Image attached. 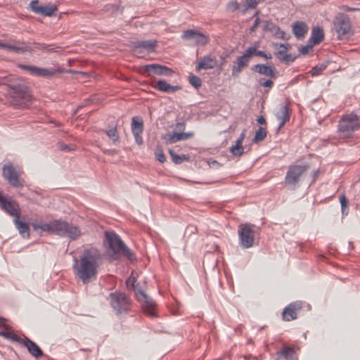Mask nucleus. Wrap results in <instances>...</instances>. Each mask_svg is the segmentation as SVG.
Instances as JSON below:
<instances>
[{
	"label": "nucleus",
	"instance_id": "f3484780",
	"mask_svg": "<svg viewBox=\"0 0 360 360\" xmlns=\"http://www.w3.org/2000/svg\"><path fill=\"white\" fill-rule=\"evenodd\" d=\"M302 309V304L300 302H295L290 304L284 308L282 316L285 321H290L297 319V311Z\"/></svg>",
	"mask_w": 360,
	"mask_h": 360
},
{
	"label": "nucleus",
	"instance_id": "6e6d98bb",
	"mask_svg": "<svg viewBox=\"0 0 360 360\" xmlns=\"http://www.w3.org/2000/svg\"><path fill=\"white\" fill-rule=\"evenodd\" d=\"M259 23H260V20H259V18L257 17L255 20V22H254L253 25H252V27L250 28V31L251 32H255L257 29L258 25H259Z\"/></svg>",
	"mask_w": 360,
	"mask_h": 360
},
{
	"label": "nucleus",
	"instance_id": "c756f323",
	"mask_svg": "<svg viewBox=\"0 0 360 360\" xmlns=\"http://www.w3.org/2000/svg\"><path fill=\"white\" fill-rule=\"evenodd\" d=\"M323 37H324L323 30L321 28L317 27L313 28L312 32H311V35L309 40L314 44H319L321 41H322V40L323 39Z\"/></svg>",
	"mask_w": 360,
	"mask_h": 360
},
{
	"label": "nucleus",
	"instance_id": "a19ab883",
	"mask_svg": "<svg viewBox=\"0 0 360 360\" xmlns=\"http://www.w3.org/2000/svg\"><path fill=\"white\" fill-rule=\"evenodd\" d=\"M280 48H281L282 49L278 51L275 55L276 56V57L278 58H279V56H283V55L285 54H287L286 52L288 51V49L290 48V44H280L279 45Z\"/></svg>",
	"mask_w": 360,
	"mask_h": 360
},
{
	"label": "nucleus",
	"instance_id": "13d9d810",
	"mask_svg": "<svg viewBox=\"0 0 360 360\" xmlns=\"http://www.w3.org/2000/svg\"><path fill=\"white\" fill-rule=\"evenodd\" d=\"M257 122L259 124H266V120L263 116H260L257 118Z\"/></svg>",
	"mask_w": 360,
	"mask_h": 360
},
{
	"label": "nucleus",
	"instance_id": "f704fd0d",
	"mask_svg": "<svg viewBox=\"0 0 360 360\" xmlns=\"http://www.w3.org/2000/svg\"><path fill=\"white\" fill-rule=\"evenodd\" d=\"M340 202L341 204V210L343 215H347L349 213V205L348 200L345 195L340 196Z\"/></svg>",
	"mask_w": 360,
	"mask_h": 360
},
{
	"label": "nucleus",
	"instance_id": "37998d69",
	"mask_svg": "<svg viewBox=\"0 0 360 360\" xmlns=\"http://www.w3.org/2000/svg\"><path fill=\"white\" fill-rule=\"evenodd\" d=\"M275 30V35L280 39L288 40L290 37V36L285 33L284 31L281 30L280 27H277L276 25V27L274 28Z\"/></svg>",
	"mask_w": 360,
	"mask_h": 360
},
{
	"label": "nucleus",
	"instance_id": "58836bf2",
	"mask_svg": "<svg viewBox=\"0 0 360 360\" xmlns=\"http://www.w3.org/2000/svg\"><path fill=\"white\" fill-rule=\"evenodd\" d=\"M4 338L11 340L20 344H21L22 341V338H21L20 336L12 332L6 331Z\"/></svg>",
	"mask_w": 360,
	"mask_h": 360
},
{
	"label": "nucleus",
	"instance_id": "79ce46f5",
	"mask_svg": "<svg viewBox=\"0 0 360 360\" xmlns=\"http://www.w3.org/2000/svg\"><path fill=\"white\" fill-rule=\"evenodd\" d=\"M230 152L235 156H240L244 153L243 146H233L230 148Z\"/></svg>",
	"mask_w": 360,
	"mask_h": 360
},
{
	"label": "nucleus",
	"instance_id": "412c9836",
	"mask_svg": "<svg viewBox=\"0 0 360 360\" xmlns=\"http://www.w3.org/2000/svg\"><path fill=\"white\" fill-rule=\"evenodd\" d=\"M217 65V60L215 56L207 55L201 58L196 66L198 70L213 69Z\"/></svg>",
	"mask_w": 360,
	"mask_h": 360
},
{
	"label": "nucleus",
	"instance_id": "603ef678",
	"mask_svg": "<svg viewBox=\"0 0 360 360\" xmlns=\"http://www.w3.org/2000/svg\"><path fill=\"white\" fill-rule=\"evenodd\" d=\"M155 155H156L157 159L158 160V161L160 162L163 163L166 161V158L162 150H157L155 152Z\"/></svg>",
	"mask_w": 360,
	"mask_h": 360
},
{
	"label": "nucleus",
	"instance_id": "338daca9",
	"mask_svg": "<svg viewBox=\"0 0 360 360\" xmlns=\"http://www.w3.org/2000/svg\"><path fill=\"white\" fill-rule=\"evenodd\" d=\"M39 46L40 47L39 49H40L45 50L47 49V46L44 44H40Z\"/></svg>",
	"mask_w": 360,
	"mask_h": 360
},
{
	"label": "nucleus",
	"instance_id": "a18cd8bd",
	"mask_svg": "<svg viewBox=\"0 0 360 360\" xmlns=\"http://www.w3.org/2000/svg\"><path fill=\"white\" fill-rule=\"evenodd\" d=\"M258 82L260 84V86H264V87H267L269 89H271L274 85V82L272 80L265 79L264 78H260L258 80Z\"/></svg>",
	"mask_w": 360,
	"mask_h": 360
},
{
	"label": "nucleus",
	"instance_id": "ea45409f",
	"mask_svg": "<svg viewBox=\"0 0 360 360\" xmlns=\"http://www.w3.org/2000/svg\"><path fill=\"white\" fill-rule=\"evenodd\" d=\"M189 82L195 89H198L202 85V81L200 78L195 75H192L189 77Z\"/></svg>",
	"mask_w": 360,
	"mask_h": 360
},
{
	"label": "nucleus",
	"instance_id": "f03ea898",
	"mask_svg": "<svg viewBox=\"0 0 360 360\" xmlns=\"http://www.w3.org/2000/svg\"><path fill=\"white\" fill-rule=\"evenodd\" d=\"M105 242L113 253L112 257L114 259H117L122 255L131 261L136 259L134 254L128 248L115 232L105 231Z\"/></svg>",
	"mask_w": 360,
	"mask_h": 360
},
{
	"label": "nucleus",
	"instance_id": "4c0bfd02",
	"mask_svg": "<svg viewBox=\"0 0 360 360\" xmlns=\"http://www.w3.org/2000/svg\"><path fill=\"white\" fill-rule=\"evenodd\" d=\"M169 154L172 158V161L175 164H181L183 162L184 160H187V158L186 155H179L176 153H175L173 150H169Z\"/></svg>",
	"mask_w": 360,
	"mask_h": 360
},
{
	"label": "nucleus",
	"instance_id": "e433bc0d",
	"mask_svg": "<svg viewBox=\"0 0 360 360\" xmlns=\"http://www.w3.org/2000/svg\"><path fill=\"white\" fill-rule=\"evenodd\" d=\"M266 136V131L263 127H259L258 130L256 131L255 137H254V141L255 142H259L263 141Z\"/></svg>",
	"mask_w": 360,
	"mask_h": 360
},
{
	"label": "nucleus",
	"instance_id": "39448f33",
	"mask_svg": "<svg viewBox=\"0 0 360 360\" xmlns=\"http://www.w3.org/2000/svg\"><path fill=\"white\" fill-rule=\"evenodd\" d=\"M309 167L308 164L290 165L285 177V184L289 189L295 190L299 186L302 178Z\"/></svg>",
	"mask_w": 360,
	"mask_h": 360
},
{
	"label": "nucleus",
	"instance_id": "7ed1b4c3",
	"mask_svg": "<svg viewBox=\"0 0 360 360\" xmlns=\"http://www.w3.org/2000/svg\"><path fill=\"white\" fill-rule=\"evenodd\" d=\"M359 129L360 120L356 114L351 112L341 116L338 125V134L340 139L352 138Z\"/></svg>",
	"mask_w": 360,
	"mask_h": 360
},
{
	"label": "nucleus",
	"instance_id": "49530a36",
	"mask_svg": "<svg viewBox=\"0 0 360 360\" xmlns=\"http://www.w3.org/2000/svg\"><path fill=\"white\" fill-rule=\"evenodd\" d=\"M326 68V65H321L320 66H315L311 70V73L312 76H317L321 74V72L325 70Z\"/></svg>",
	"mask_w": 360,
	"mask_h": 360
},
{
	"label": "nucleus",
	"instance_id": "680f3d73",
	"mask_svg": "<svg viewBox=\"0 0 360 360\" xmlns=\"http://www.w3.org/2000/svg\"><path fill=\"white\" fill-rule=\"evenodd\" d=\"M245 131H243L240 135L239 136V137L238 138V140H240L241 141H243L244 139H245Z\"/></svg>",
	"mask_w": 360,
	"mask_h": 360
},
{
	"label": "nucleus",
	"instance_id": "9d476101",
	"mask_svg": "<svg viewBox=\"0 0 360 360\" xmlns=\"http://www.w3.org/2000/svg\"><path fill=\"white\" fill-rule=\"evenodd\" d=\"M19 67L22 70L28 71L32 75L44 78H50L57 73H61L63 72V69L39 68L28 65H20Z\"/></svg>",
	"mask_w": 360,
	"mask_h": 360
},
{
	"label": "nucleus",
	"instance_id": "a878e982",
	"mask_svg": "<svg viewBox=\"0 0 360 360\" xmlns=\"http://www.w3.org/2000/svg\"><path fill=\"white\" fill-rule=\"evenodd\" d=\"M81 230L78 226L68 222V227L65 229L63 236L75 240L81 236Z\"/></svg>",
	"mask_w": 360,
	"mask_h": 360
},
{
	"label": "nucleus",
	"instance_id": "774afa93",
	"mask_svg": "<svg viewBox=\"0 0 360 360\" xmlns=\"http://www.w3.org/2000/svg\"><path fill=\"white\" fill-rule=\"evenodd\" d=\"M318 173H319V170H314L313 172V177H314V179L316 178V176H317Z\"/></svg>",
	"mask_w": 360,
	"mask_h": 360
},
{
	"label": "nucleus",
	"instance_id": "e2e57ef3",
	"mask_svg": "<svg viewBox=\"0 0 360 360\" xmlns=\"http://www.w3.org/2000/svg\"><path fill=\"white\" fill-rule=\"evenodd\" d=\"M263 58H264L266 59H271L272 58V56H271V53H264V55Z\"/></svg>",
	"mask_w": 360,
	"mask_h": 360
},
{
	"label": "nucleus",
	"instance_id": "052dcab7",
	"mask_svg": "<svg viewBox=\"0 0 360 360\" xmlns=\"http://www.w3.org/2000/svg\"><path fill=\"white\" fill-rule=\"evenodd\" d=\"M5 322H6V319L2 317H0V326L6 327Z\"/></svg>",
	"mask_w": 360,
	"mask_h": 360
},
{
	"label": "nucleus",
	"instance_id": "c85d7f7f",
	"mask_svg": "<svg viewBox=\"0 0 360 360\" xmlns=\"http://www.w3.org/2000/svg\"><path fill=\"white\" fill-rule=\"evenodd\" d=\"M13 222L20 234L23 238H28L30 236V228L27 223L20 221L19 218L15 219Z\"/></svg>",
	"mask_w": 360,
	"mask_h": 360
},
{
	"label": "nucleus",
	"instance_id": "b1692460",
	"mask_svg": "<svg viewBox=\"0 0 360 360\" xmlns=\"http://www.w3.org/2000/svg\"><path fill=\"white\" fill-rule=\"evenodd\" d=\"M290 110L287 105L281 106L276 114L277 120L280 122L277 129L278 131H279L290 120Z\"/></svg>",
	"mask_w": 360,
	"mask_h": 360
},
{
	"label": "nucleus",
	"instance_id": "bb28decb",
	"mask_svg": "<svg viewBox=\"0 0 360 360\" xmlns=\"http://www.w3.org/2000/svg\"><path fill=\"white\" fill-rule=\"evenodd\" d=\"M154 88L160 91L172 93L179 90L180 86L170 85L165 80L161 79L155 84Z\"/></svg>",
	"mask_w": 360,
	"mask_h": 360
},
{
	"label": "nucleus",
	"instance_id": "2f4dec72",
	"mask_svg": "<svg viewBox=\"0 0 360 360\" xmlns=\"http://www.w3.org/2000/svg\"><path fill=\"white\" fill-rule=\"evenodd\" d=\"M32 226L34 230L40 229L41 231L52 233V221L49 224L32 223Z\"/></svg>",
	"mask_w": 360,
	"mask_h": 360
},
{
	"label": "nucleus",
	"instance_id": "4be33fe9",
	"mask_svg": "<svg viewBox=\"0 0 360 360\" xmlns=\"http://www.w3.org/2000/svg\"><path fill=\"white\" fill-rule=\"evenodd\" d=\"M193 136V133L188 132V133H168L165 134L164 139L166 141L167 143L172 144L176 143L179 141L186 140Z\"/></svg>",
	"mask_w": 360,
	"mask_h": 360
},
{
	"label": "nucleus",
	"instance_id": "72a5a7b5",
	"mask_svg": "<svg viewBox=\"0 0 360 360\" xmlns=\"http://www.w3.org/2000/svg\"><path fill=\"white\" fill-rule=\"evenodd\" d=\"M258 43H255L254 45L248 47L246 49L252 58L254 56L264 57V51L257 50Z\"/></svg>",
	"mask_w": 360,
	"mask_h": 360
},
{
	"label": "nucleus",
	"instance_id": "f257e3e1",
	"mask_svg": "<svg viewBox=\"0 0 360 360\" xmlns=\"http://www.w3.org/2000/svg\"><path fill=\"white\" fill-rule=\"evenodd\" d=\"M103 261L101 252L96 248L90 247L84 249L78 259H75L73 269L78 278L86 284L96 277Z\"/></svg>",
	"mask_w": 360,
	"mask_h": 360
},
{
	"label": "nucleus",
	"instance_id": "5fc2aeb1",
	"mask_svg": "<svg viewBox=\"0 0 360 360\" xmlns=\"http://www.w3.org/2000/svg\"><path fill=\"white\" fill-rule=\"evenodd\" d=\"M135 278L133 277H130L127 281V287L129 289H134V290H136V288H135Z\"/></svg>",
	"mask_w": 360,
	"mask_h": 360
},
{
	"label": "nucleus",
	"instance_id": "6e6552de",
	"mask_svg": "<svg viewBox=\"0 0 360 360\" xmlns=\"http://www.w3.org/2000/svg\"><path fill=\"white\" fill-rule=\"evenodd\" d=\"M2 175L13 187L20 188L24 185V180L20 178L21 172L11 163L4 165Z\"/></svg>",
	"mask_w": 360,
	"mask_h": 360
},
{
	"label": "nucleus",
	"instance_id": "2eb2a0df",
	"mask_svg": "<svg viewBox=\"0 0 360 360\" xmlns=\"http://www.w3.org/2000/svg\"><path fill=\"white\" fill-rule=\"evenodd\" d=\"M251 58L247 51L245 50L243 55L236 58L232 66L231 74L233 77H238L240 72L247 68L250 62Z\"/></svg>",
	"mask_w": 360,
	"mask_h": 360
},
{
	"label": "nucleus",
	"instance_id": "473e14b6",
	"mask_svg": "<svg viewBox=\"0 0 360 360\" xmlns=\"http://www.w3.org/2000/svg\"><path fill=\"white\" fill-rule=\"evenodd\" d=\"M105 133H106L107 136L110 139H112L113 143L115 145H117V143H119V134H118V132L117 130V127H112L111 129L106 130Z\"/></svg>",
	"mask_w": 360,
	"mask_h": 360
},
{
	"label": "nucleus",
	"instance_id": "4468645a",
	"mask_svg": "<svg viewBox=\"0 0 360 360\" xmlns=\"http://www.w3.org/2000/svg\"><path fill=\"white\" fill-rule=\"evenodd\" d=\"M181 37L183 39L191 40L196 45L205 46L210 41L208 36L194 30L185 31Z\"/></svg>",
	"mask_w": 360,
	"mask_h": 360
},
{
	"label": "nucleus",
	"instance_id": "4d7b16f0",
	"mask_svg": "<svg viewBox=\"0 0 360 360\" xmlns=\"http://www.w3.org/2000/svg\"><path fill=\"white\" fill-rule=\"evenodd\" d=\"M135 141L138 145H141L143 143V139L141 137V134H134Z\"/></svg>",
	"mask_w": 360,
	"mask_h": 360
},
{
	"label": "nucleus",
	"instance_id": "20e7f679",
	"mask_svg": "<svg viewBox=\"0 0 360 360\" xmlns=\"http://www.w3.org/2000/svg\"><path fill=\"white\" fill-rule=\"evenodd\" d=\"M11 90V103L19 108H27L32 100V94L27 85L18 82L9 86Z\"/></svg>",
	"mask_w": 360,
	"mask_h": 360
},
{
	"label": "nucleus",
	"instance_id": "aec40b11",
	"mask_svg": "<svg viewBox=\"0 0 360 360\" xmlns=\"http://www.w3.org/2000/svg\"><path fill=\"white\" fill-rule=\"evenodd\" d=\"M21 345L25 346L27 349L29 353L35 358L42 356L44 354L41 348L27 336H25L22 338Z\"/></svg>",
	"mask_w": 360,
	"mask_h": 360
},
{
	"label": "nucleus",
	"instance_id": "09e8293b",
	"mask_svg": "<svg viewBox=\"0 0 360 360\" xmlns=\"http://www.w3.org/2000/svg\"><path fill=\"white\" fill-rule=\"evenodd\" d=\"M262 28L263 30H271L274 31V28L276 27V25L271 22L269 20H265L262 22Z\"/></svg>",
	"mask_w": 360,
	"mask_h": 360
},
{
	"label": "nucleus",
	"instance_id": "69168bd1",
	"mask_svg": "<svg viewBox=\"0 0 360 360\" xmlns=\"http://www.w3.org/2000/svg\"><path fill=\"white\" fill-rule=\"evenodd\" d=\"M242 143H243V141H241L240 140L237 139L236 142V144L234 146H243Z\"/></svg>",
	"mask_w": 360,
	"mask_h": 360
},
{
	"label": "nucleus",
	"instance_id": "393cba45",
	"mask_svg": "<svg viewBox=\"0 0 360 360\" xmlns=\"http://www.w3.org/2000/svg\"><path fill=\"white\" fill-rule=\"evenodd\" d=\"M292 31L293 34L299 39H303L307 31L308 27L305 22L302 21H296L292 26Z\"/></svg>",
	"mask_w": 360,
	"mask_h": 360
},
{
	"label": "nucleus",
	"instance_id": "7c9ffc66",
	"mask_svg": "<svg viewBox=\"0 0 360 360\" xmlns=\"http://www.w3.org/2000/svg\"><path fill=\"white\" fill-rule=\"evenodd\" d=\"M131 131L134 134H142L143 131V123L141 117H133L131 122Z\"/></svg>",
	"mask_w": 360,
	"mask_h": 360
},
{
	"label": "nucleus",
	"instance_id": "3c124183",
	"mask_svg": "<svg viewBox=\"0 0 360 360\" xmlns=\"http://www.w3.org/2000/svg\"><path fill=\"white\" fill-rule=\"evenodd\" d=\"M7 50H8L10 51L15 52V53H22L25 51V49H24L23 47L16 46L14 45H11V44H8Z\"/></svg>",
	"mask_w": 360,
	"mask_h": 360
},
{
	"label": "nucleus",
	"instance_id": "bf43d9fd",
	"mask_svg": "<svg viewBox=\"0 0 360 360\" xmlns=\"http://www.w3.org/2000/svg\"><path fill=\"white\" fill-rule=\"evenodd\" d=\"M184 127H185V124L184 122H179L176 124V128L179 130L184 129Z\"/></svg>",
	"mask_w": 360,
	"mask_h": 360
},
{
	"label": "nucleus",
	"instance_id": "a211bd4d",
	"mask_svg": "<svg viewBox=\"0 0 360 360\" xmlns=\"http://www.w3.org/2000/svg\"><path fill=\"white\" fill-rule=\"evenodd\" d=\"M252 70L260 75L275 78L276 77L277 70L274 65L269 63L257 64L252 68Z\"/></svg>",
	"mask_w": 360,
	"mask_h": 360
},
{
	"label": "nucleus",
	"instance_id": "1a4fd4ad",
	"mask_svg": "<svg viewBox=\"0 0 360 360\" xmlns=\"http://www.w3.org/2000/svg\"><path fill=\"white\" fill-rule=\"evenodd\" d=\"M334 26L339 38H347L351 31L349 18L344 13H339L334 19Z\"/></svg>",
	"mask_w": 360,
	"mask_h": 360
},
{
	"label": "nucleus",
	"instance_id": "c9c22d12",
	"mask_svg": "<svg viewBox=\"0 0 360 360\" xmlns=\"http://www.w3.org/2000/svg\"><path fill=\"white\" fill-rule=\"evenodd\" d=\"M265 0H245L244 6L245 9L243 13L246 12L248 9L255 8L259 4L264 2Z\"/></svg>",
	"mask_w": 360,
	"mask_h": 360
},
{
	"label": "nucleus",
	"instance_id": "ddd939ff",
	"mask_svg": "<svg viewBox=\"0 0 360 360\" xmlns=\"http://www.w3.org/2000/svg\"><path fill=\"white\" fill-rule=\"evenodd\" d=\"M1 208L6 213L11 217H14L15 219L20 218V209L18 202L15 200L6 199L4 196L0 197Z\"/></svg>",
	"mask_w": 360,
	"mask_h": 360
},
{
	"label": "nucleus",
	"instance_id": "dca6fc26",
	"mask_svg": "<svg viewBox=\"0 0 360 360\" xmlns=\"http://www.w3.org/2000/svg\"><path fill=\"white\" fill-rule=\"evenodd\" d=\"M30 7L35 13L41 14L44 16H51L57 11V7L53 4L39 6V1L37 0L32 1L30 4Z\"/></svg>",
	"mask_w": 360,
	"mask_h": 360
},
{
	"label": "nucleus",
	"instance_id": "864d4df0",
	"mask_svg": "<svg viewBox=\"0 0 360 360\" xmlns=\"http://www.w3.org/2000/svg\"><path fill=\"white\" fill-rule=\"evenodd\" d=\"M311 48V46H302L299 49V51L302 55H307L309 53V49Z\"/></svg>",
	"mask_w": 360,
	"mask_h": 360
},
{
	"label": "nucleus",
	"instance_id": "c03bdc74",
	"mask_svg": "<svg viewBox=\"0 0 360 360\" xmlns=\"http://www.w3.org/2000/svg\"><path fill=\"white\" fill-rule=\"evenodd\" d=\"M297 56L292 54H285L283 56H279V60L281 61L289 63L293 62Z\"/></svg>",
	"mask_w": 360,
	"mask_h": 360
},
{
	"label": "nucleus",
	"instance_id": "423d86ee",
	"mask_svg": "<svg viewBox=\"0 0 360 360\" xmlns=\"http://www.w3.org/2000/svg\"><path fill=\"white\" fill-rule=\"evenodd\" d=\"M108 300L117 314H127L130 310L131 300L124 292L120 291L111 292Z\"/></svg>",
	"mask_w": 360,
	"mask_h": 360
},
{
	"label": "nucleus",
	"instance_id": "6ab92c4d",
	"mask_svg": "<svg viewBox=\"0 0 360 360\" xmlns=\"http://www.w3.org/2000/svg\"><path fill=\"white\" fill-rule=\"evenodd\" d=\"M156 40L137 41L133 43L132 48L134 52L137 53H142L141 49L146 50L148 52H153L157 46Z\"/></svg>",
	"mask_w": 360,
	"mask_h": 360
},
{
	"label": "nucleus",
	"instance_id": "9b49d317",
	"mask_svg": "<svg viewBox=\"0 0 360 360\" xmlns=\"http://www.w3.org/2000/svg\"><path fill=\"white\" fill-rule=\"evenodd\" d=\"M136 297L137 300L142 304L143 311L150 316H155V302L141 289L136 290Z\"/></svg>",
	"mask_w": 360,
	"mask_h": 360
},
{
	"label": "nucleus",
	"instance_id": "8fccbe9b",
	"mask_svg": "<svg viewBox=\"0 0 360 360\" xmlns=\"http://www.w3.org/2000/svg\"><path fill=\"white\" fill-rule=\"evenodd\" d=\"M239 8V4L237 1H231L227 4L226 8L229 12H234Z\"/></svg>",
	"mask_w": 360,
	"mask_h": 360
},
{
	"label": "nucleus",
	"instance_id": "cd10ccee",
	"mask_svg": "<svg viewBox=\"0 0 360 360\" xmlns=\"http://www.w3.org/2000/svg\"><path fill=\"white\" fill-rule=\"evenodd\" d=\"M67 227L68 221L60 219H56L52 221V233L63 236L64 235V230Z\"/></svg>",
	"mask_w": 360,
	"mask_h": 360
},
{
	"label": "nucleus",
	"instance_id": "de8ad7c7",
	"mask_svg": "<svg viewBox=\"0 0 360 360\" xmlns=\"http://www.w3.org/2000/svg\"><path fill=\"white\" fill-rule=\"evenodd\" d=\"M58 148L61 150L71 151V150H74L75 149V145H68L64 143H58Z\"/></svg>",
	"mask_w": 360,
	"mask_h": 360
},
{
	"label": "nucleus",
	"instance_id": "f8f14e48",
	"mask_svg": "<svg viewBox=\"0 0 360 360\" xmlns=\"http://www.w3.org/2000/svg\"><path fill=\"white\" fill-rule=\"evenodd\" d=\"M174 71L165 66L157 63L146 65L143 67L142 74L150 77L153 75L170 76L173 74Z\"/></svg>",
	"mask_w": 360,
	"mask_h": 360
},
{
	"label": "nucleus",
	"instance_id": "5701e85b",
	"mask_svg": "<svg viewBox=\"0 0 360 360\" xmlns=\"http://www.w3.org/2000/svg\"><path fill=\"white\" fill-rule=\"evenodd\" d=\"M276 360H298L294 349L288 346H283L276 352Z\"/></svg>",
	"mask_w": 360,
	"mask_h": 360
},
{
	"label": "nucleus",
	"instance_id": "0eeeda50",
	"mask_svg": "<svg viewBox=\"0 0 360 360\" xmlns=\"http://www.w3.org/2000/svg\"><path fill=\"white\" fill-rule=\"evenodd\" d=\"M256 226L250 224H240L238 226V237L241 246L250 248L255 243V230Z\"/></svg>",
	"mask_w": 360,
	"mask_h": 360
},
{
	"label": "nucleus",
	"instance_id": "0e129e2a",
	"mask_svg": "<svg viewBox=\"0 0 360 360\" xmlns=\"http://www.w3.org/2000/svg\"><path fill=\"white\" fill-rule=\"evenodd\" d=\"M8 44L0 42V48L7 49Z\"/></svg>",
	"mask_w": 360,
	"mask_h": 360
}]
</instances>
